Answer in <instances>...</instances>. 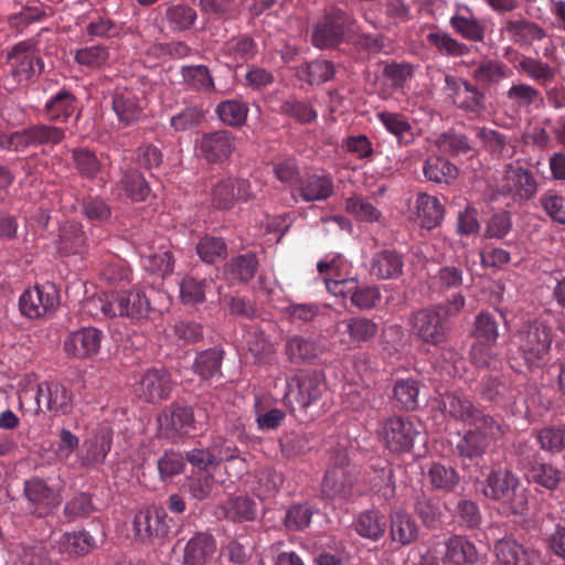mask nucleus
I'll return each mask as SVG.
<instances>
[{
    "label": "nucleus",
    "mask_w": 565,
    "mask_h": 565,
    "mask_svg": "<svg viewBox=\"0 0 565 565\" xmlns=\"http://www.w3.org/2000/svg\"><path fill=\"white\" fill-rule=\"evenodd\" d=\"M466 299L461 294L437 306L416 311L409 317L413 333L424 343L440 347L450 334L449 318L458 315L465 307Z\"/></svg>",
    "instance_id": "obj_1"
},
{
    "label": "nucleus",
    "mask_w": 565,
    "mask_h": 565,
    "mask_svg": "<svg viewBox=\"0 0 565 565\" xmlns=\"http://www.w3.org/2000/svg\"><path fill=\"white\" fill-rule=\"evenodd\" d=\"M552 341V328L539 319L523 322L512 337V344L529 369L541 367L547 362Z\"/></svg>",
    "instance_id": "obj_2"
},
{
    "label": "nucleus",
    "mask_w": 565,
    "mask_h": 565,
    "mask_svg": "<svg viewBox=\"0 0 565 565\" xmlns=\"http://www.w3.org/2000/svg\"><path fill=\"white\" fill-rule=\"evenodd\" d=\"M483 494L499 502L512 514H523L527 509V495L521 487L520 478L507 468L491 470L482 488Z\"/></svg>",
    "instance_id": "obj_3"
},
{
    "label": "nucleus",
    "mask_w": 565,
    "mask_h": 565,
    "mask_svg": "<svg viewBox=\"0 0 565 565\" xmlns=\"http://www.w3.org/2000/svg\"><path fill=\"white\" fill-rule=\"evenodd\" d=\"M376 434L390 454L403 455L413 450L420 433L418 425L409 416L394 414L379 422Z\"/></svg>",
    "instance_id": "obj_4"
},
{
    "label": "nucleus",
    "mask_w": 565,
    "mask_h": 565,
    "mask_svg": "<svg viewBox=\"0 0 565 565\" xmlns=\"http://www.w3.org/2000/svg\"><path fill=\"white\" fill-rule=\"evenodd\" d=\"M444 90L450 103L468 118L477 119L484 115L487 110L486 94L470 81L446 75Z\"/></svg>",
    "instance_id": "obj_5"
},
{
    "label": "nucleus",
    "mask_w": 565,
    "mask_h": 565,
    "mask_svg": "<svg viewBox=\"0 0 565 565\" xmlns=\"http://www.w3.org/2000/svg\"><path fill=\"white\" fill-rule=\"evenodd\" d=\"M256 196L257 191L249 179L232 175L216 180L210 190L211 205L220 211H228L237 202L247 203Z\"/></svg>",
    "instance_id": "obj_6"
},
{
    "label": "nucleus",
    "mask_w": 565,
    "mask_h": 565,
    "mask_svg": "<svg viewBox=\"0 0 565 565\" xmlns=\"http://www.w3.org/2000/svg\"><path fill=\"white\" fill-rule=\"evenodd\" d=\"M471 426L457 443L456 450L460 457L472 461L482 458L491 441L503 435V429L497 417Z\"/></svg>",
    "instance_id": "obj_7"
},
{
    "label": "nucleus",
    "mask_w": 565,
    "mask_h": 565,
    "mask_svg": "<svg viewBox=\"0 0 565 565\" xmlns=\"http://www.w3.org/2000/svg\"><path fill=\"white\" fill-rule=\"evenodd\" d=\"M326 391V382L318 372H305L292 376L287 382L285 403L292 409H305L317 403Z\"/></svg>",
    "instance_id": "obj_8"
},
{
    "label": "nucleus",
    "mask_w": 565,
    "mask_h": 565,
    "mask_svg": "<svg viewBox=\"0 0 565 565\" xmlns=\"http://www.w3.org/2000/svg\"><path fill=\"white\" fill-rule=\"evenodd\" d=\"M353 18L341 9H332L313 29L312 43L319 49H331L341 44L353 30Z\"/></svg>",
    "instance_id": "obj_9"
},
{
    "label": "nucleus",
    "mask_w": 565,
    "mask_h": 565,
    "mask_svg": "<svg viewBox=\"0 0 565 565\" xmlns=\"http://www.w3.org/2000/svg\"><path fill=\"white\" fill-rule=\"evenodd\" d=\"M7 63L10 67V76L17 85L28 83L44 68V63L38 55L34 44L29 41L15 44L8 53Z\"/></svg>",
    "instance_id": "obj_10"
},
{
    "label": "nucleus",
    "mask_w": 565,
    "mask_h": 565,
    "mask_svg": "<svg viewBox=\"0 0 565 565\" xmlns=\"http://www.w3.org/2000/svg\"><path fill=\"white\" fill-rule=\"evenodd\" d=\"M23 497L26 500L29 513L38 518L50 515L61 503L60 492L39 477L24 481Z\"/></svg>",
    "instance_id": "obj_11"
},
{
    "label": "nucleus",
    "mask_w": 565,
    "mask_h": 565,
    "mask_svg": "<svg viewBox=\"0 0 565 565\" xmlns=\"http://www.w3.org/2000/svg\"><path fill=\"white\" fill-rule=\"evenodd\" d=\"M58 301V291L53 284L36 285L23 291L19 308L24 317L38 319L51 315Z\"/></svg>",
    "instance_id": "obj_12"
},
{
    "label": "nucleus",
    "mask_w": 565,
    "mask_h": 565,
    "mask_svg": "<svg viewBox=\"0 0 565 565\" xmlns=\"http://www.w3.org/2000/svg\"><path fill=\"white\" fill-rule=\"evenodd\" d=\"M497 192L500 195L512 198L514 202H525L536 194L537 182L530 170L519 164H509Z\"/></svg>",
    "instance_id": "obj_13"
},
{
    "label": "nucleus",
    "mask_w": 565,
    "mask_h": 565,
    "mask_svg": "<svg viewBox=\"0 0 565 565\" xmlns=\"http://www.w3.org/2000/svg\"><path fill=\"white\" fill-rule=\"evenodd\" d=\"M172 388L173 381L171 374L163 366L147 369L136 384L137 395L151 404L168 399Z\"/></svg>",
    "instance_id": "obj_14"
},
{
    "label": "nucleus",
    "mask_w": 565,
    "mask_h": 565,
    "mask_svg": "<svg viewBox=\"0 0 565 565\" xmlns=\"http://www.w3.org/2000/svg\"><path fill=\"white\" fill-rule=\"evenodd\" d=\"M354 482V468L343 457L327 470L321 492L323 497L331 500H347L352 494Z\"/></svg>",
    "instance_id": "obj_15"
},
{
    "label": "nucleus",
    "mask_w": 565,
    "mask_h": 565,
    "mask_svg": "<svg viewBox=\"0 0 565 565\" xmlns=\"http://www.w3.org/2000/svg\"><path fill=\"white\" fill-rule=\"evenodd\" d=\"M132 529L136 537L142 542L162 540L170 532L168 515L162 508L148 507L135 514Z\"/></svg>",
    "instance_id": "obj_16"
},
{
    "label": "nucleus",
    "mask_w": 565,
    "mask_h": 565,
    "mask_svg": "<svg viewBox=\"0 0 565 565\" xmlns=\"http://www.w3.org/2000/svg\"><path fill=\"white\" fill-rule=\"evenodd\" d=\"M160 434L162 437L175 439L195 430L193 409L189 406L171 404L158 416Z\"/></svg>",
    "instance_id": "obj_17"
},
{
    "label": "nucleus",
    "mask_w": 565,
    "mask_h": 565,
    "mask_svg": "<svg viewBox=\"0 0 565 565\" xmlns=\"http://www.w3.org/2000/svg\"><path fill=\"white\" fill-rule=\"evenodd\" d=\"M199 149L209 163L227 162L236 150L235 135L226 129L206 132L200 140Z\"/></svg>",
    "instance_id": "obj_18"
},
{
    "label": "nucleus",
    "mask_w": 565,
    "mask_h": 565,
    "mask_svg": "<svg viewBox=\"0 0 565 565\" xmlns=\"http://www.w3.org/2000/svg\"><path fill=\"white\" fill-rule=\"evenodd\" d=\"M440 406L443 412L449 417L470 426L480 424L483 419L494 418L475 406L473 402L468 396L456 392L441 395Z\"/></svg>",
    "instance_id": "obj_19"
},
{
    "label": "nucleus",
    "mask_w": 565,
    "mask_h": 565,
    "mask_svg": "<svg viewBox=\"0 0 565 565\" xmlns=\"http://www.w3.org/2000/svg\"><path fill=\"white\" fill-rule=\"evenodd\" d=\"M103 339L102 330L94 327L82 328L65 338L63 349L68 356L90 359L99 352Z\"/></svg>",
    "instance_id": "obj_20"
},
{
    "label": "nucleus",
    "mask_w": 565,
    "mask_h": 565,
    "mask_svg": "<svg viewBox=\"0 0 565 565\" xmlns=\"http://www.w3.org/2000/svg\"><path fill=\"white\" fill-rule=\"evenodd\" d=\"M111 106L118 121L128 127L143 117L146 103L141 92L119 88L113 95Z\"/></svg>",
    "instance_id": "obj_21"
},
{
    "label": "nucleus",
    "mask_w": 565,
    "mask_h": 565,
    "mask_svg": "<svg viewBox=\"0 0 565 565\" xmlns=\"http://www.w3.org/2000/svg\"><path fill=\"white\" fill-rule=\"evenodd\" d=\"M351 265L341 255L332 257L331 260H320L317 269L323 276V281L330 294L333 296H345V288L353 285L354 280L350 277Z\"/></svg>",
    "instance_id": "obj_22"
},
{
    "label": "nucleus",
    "mask_w": 565,
    "mask_h": 565,
    "mask_svg": "<svg viewBox=\"0 0 565 565\" xmlns=\"http://www.w3.org/2000/svg\"><path fill=\"white\" fill-rule=\"evenodd\" d=\"M501 32L520 47H530L534 42L546 36V31L541 25L520 14L505 19L502 22Z\"/></svg>",
    "instance_id": "obj_23"
},
{
    "label": "nucleus",
    "mask_w": 565,
    "mask_h": 565,
    "mask_svg": "<svg viewBox=\"0 0 565 565\" xmlns=\"http://www.w3.org/2000/svg\"><path fill=\"white\" fill-rule=\"evenodd\" d=\"M404 255L395 248L373 253L369 273L377 280H396L404 274Z\"/></svg>",
    "instance_id": "obj_24"
},
{
    "label": "nucleus",
    "mask_w": 565,
    "mask_h": 565,
    "mask_svg": "<svg viewBox=\"0 0 565 565\" xmlns=\"http://www.w3.org/2000/svg\"><path fill=\"white\" fill-rule=\"evenodd\" d=\"M525 477L529 482L535 483L546 490L554 491L564 480L565 473L551 462H546L534 454L526 458Z\"/></svg>",
    "instance_id": "obj_25"
},
{
    "label": "nucleus",
    "mask_w": 565,
    "mask_h": 565,
    "mask_svg": "<svg viewBox=\"0 0 565 565\" xmlns=\"http://www.w3.org/2000/svg\"><path fill=\"white\" fill-rule=\"evenodd\" d=\"M113 309L116 317H126L131 320H140L148 316L150 301L140 290L111 292Z\"/></svg>",
    "instance_id": "obj_26"
},
{
    "label": "nucleus",
    "mask_w": 565,
    "mask_h": 565,
    "mask_svg": "<svg viewBox=\"0 0 565 565\" xmlns=\"http://www.w3.org/2000/svg\"><path fill=\"white\" fill-rule=\"evenodd\" d=\"M444 545L443 562L448 565H475L482 557L475 543L465 535H451Z\"/></svg>",
    "instance_id": "obj_27"
},
{
    "label": "nucleus",
    "mask_w": 565,
    "mask_h": 565,
    "mask_svg": "<svg viewBox=\"0 0 565 565\" xmlns=\"http://www.w3.org/2000/svg\"><path fill=\"white\" fill-rule=\"evenodd\" d=\"M451 29L469 42H483L486 25L467 6H458L449 20Z\"/></svg>",
    "instance_id": "obj_28"
},
{
    "label": "nucleus",
    "mask_w": 565,
    "mask_h": 565,
    "mask_svg": "<svg viewBox=\"0 0 565 565\" xmlns=\"http://www.w3.org/2000/svg\"><path fill=\"white\" fill-rule=\"evenodd\" d=\"M216 551V541L207 532H199L183 547L182 565H206Z\"/></svg>",
    "instance_id": "obj_29"
},
{
    "label": "nucleus",
    "mask_w": 565,
    "mask_h": 565,
    "mask_svg": "<svg viewBox=\"0 0 565 565\" xmlns=\"http://www.w3.org/2000/svg\"><path fill=\"white\" fill-rule=\"evenodd\" d=\"M113 445V434L107 428L98 429L83 444L81 462L84 467L102 465Z\"/></svg>",
    "instance_id": "obj_30"
},
{
    "label": "nucleus",
    "mask_w": 565,
    "mask_h": 565,
    "mask_svg": "<svg viewBox=\"0 0 565 565\" xmlns=\"http://www.w3.org/2000/svg\"><path fill=\"white\" fill-rule=\"evenodd\" d=\"M391 540L402 546L415 543L419 537V526L406 511L397 509L390 513Z\"/></svg>",
    "instance_id": "obj_31"
},
{
    "label": "nucleus",
    "mask_w": 565,
    "mask_h": 565,
    "mask_svg": "<svg viewBox=\"0 0 565 565\" xmlns=\"http://www.w3.org/2000/svg\"><path fill=\"white\" fill-rule=\"evenodd\" d=\"M303 202L326 201L334 193V183L330 174L311 173L305 175L298 185Z\"/></svg>",
    "instance_id": "obj_32"
},
{
    "label": "nucleus",
    "mask_w": 565,
    "mask_h": 565,
    "mask_svg": "<svg viewBox=\"0 0 565 565\" xmlns=\"http://www.w3.org/2000/svg\"><path fill=\"white\" fill-rule=\"evenodd\" d=\"M494 552L500 565H534L536 561L533 550L510 537L498 541Z\"/></svg>",
    "instance_id": "obj_33"
},
{
    "label": "nucleus",
    "mask_w": 565,
    "mask_h": 565,
    "mask_svg": "<svg viewBox=\"0 0 565 565\" xmlns=\"http://www.w3.org/2000/svg\"><path fill=\"white\" fill-rule=\"evenodd\" d=\"M43 399L46 411L54 415H67L74 406L73 392L60 382H43Z\"/></svg>",
    "instance_id": "obj_34"
},
{
    "label": "nucleus",
    "mask_w": 565,
    "mask_h": 565,
    "mask_svg": "<svg viewBox=\"0 0 565 565\" xmlns=\"http://www.w3.org/2000/svg\"><path fill=\"white\" fill-rule=\"evenodd\" d=\"M76 109L77 98L71 90L63 88L46 100L43 114L50 121L67 122Z\"/></svg>",
    "instance_id": "obj_35"
},
{
    "label": "nucleus",
    "mask_w": 565,
    "mask_h": 565,
    "mask_svg": "<svg viewBox=\"0 0 565 565\" xmlns=\"http://www.w3.org/2000/svg\"><path fill=\"white\" fill-rule=\"evenodd\" d=\"M221 54L236 65L253 60L258 54V44L248 34H238L224 42Z\"/></svg>",
    "instance_id": "obj_36"
},
{
    "label": "nucleus",
    "mask_w": 565,
    "mask_h": 565,
    "mask_svg": "<svg viewBox=\"0 0 565 565\" xmlns=\"http://www.w3.org/2000/svg\"><path fill=\"white\" fill-rule=\"evenodd\" d=\"M343 328V333L349 335V342L354 345H361L372 341L379 331L377 323L367 317L356 316L342 320L339 323Z\"/></svg>",
    "instance_id": "obj_37"
},
{
    "label": "nucleus",
    "mask_w": 565,
    "mask_h": 565,
    "mask_svg": "<svg viewBox=\"0 0 565 565\" xmlns=\"http://www.w3.org/2000/svg\"><path fill=\"white\" fill-rule=\"evenodd\" d=\"M425 178L437 184L450 185L459 174L457 166L440 156H429L423 164Z\"/></svg>",
    "instance_id": "obj_38"
},
{
    "label": "nucleus",
    "mask_w": 565,
    "mask_h": 565,
    "mask_svg": "<svg viewBox=\"0 0 565 565\" xmlns=\"http://www.w3.org/2000/svg\"><path fill=\"white\" fill-rule=\"evenodd\" d=\"M355 532L371 541H379L383 537L387 522L385 515L375 509L361 512L353 523Z\"/></svg>",
    "instance_id": "obj_39"
},
{
    "label": "nucleus",
    "mask_w": 565,
    "mask_h": 565,
    "mask_svg": "<svg viewBox=\"0 0 565 565\" xmlns=\"http://www.w3.org/2000/svg\"><path fill=\"white\" fill-rule=\"evenodd\" d=\"M224 350L221 347H214L201 351L196 354L192 370L203 381L222 376V362Z\"/></svg>",
    "instance_id": "obj_40"
},
{
    "label": "nucleus",
    "mask_w": 565,
    "mask_h": 565,
    "mask_svg": "<svg viewBox=\"0 0 565 565\" xmlns=\"http://www.w3.org/2000/svg\"><path fill=\"white\" fill-rule=\"evenodd\" d=\"M89 244L83 225L67 222L60 231V250L67 255H82L88 250Z\"/></svg>",
    "instance_id": "obj_41"
},
{
    "label": "nucleus",
    "mask_w": 565,
    "mask_h": 565,
    "mask_svg": "<svg viewBox=\"0 0 565 565\" xmlns=\"http://www.w3.org/2000/svg\"><path fill=\"white\" fill-rule=\"evenodd\" d=\"M182 84L189 90L201 94L215 92L214 79L205 65H183L180 70Z\"/></svg>",
    "instance_id": "obj_42"
},
{
    "label": "nucleus",
    "mask_w": 565,
    "mask_h": 565,
    "mask_svg": "<svg viewBox=\"0 0 565 565\" xmlns=\"http://www.w3.org/2000/svg\"><path fill=\"white\" fill-rule=\"evenodd\" d=\"M471 77L475 81L473 84L483 90L507 78L508 67L501 61H482L473 68Z\"/></svg>",
    "instance_id": "obj_43"
},
{
    "label": "nucleus",
    "mask_w": 565,
    "mask_h": 565,
    "mask_svg": "<svg viewBox=\"0 0 565 565\" xmlns=\"http://www.w3.org/2000/svg\"><path fill=\"white\" fill-rule=\"evenodd\" d=\"M416 209L420 225L425 228L437 227L444 218V206L436 196L419 193L416 199Z\"/></svg>",
    "instance_id": "obj_44"
},
{
    "label": "nucleus",
    "mask_w": 565,
    "mask_h": 565,
    "mask_svg": "<svg viewBox=\"0 0 565 565\" xmlns=\"http://www.w3.org/2000/svg\"><path fill=\"white\" fill-rule=\"evenodd\" d=\"M427 479L434 490L454 492L460 483L458 471L440 462H433L427 470Z\"/></svg>",
    "instance_id": "obj_45"
},
{
    "label": "nucleus",
    "mask_w": 565,
    "mask_h": 565,
    "mask_svg": "<svg viewBox=\"0 0 565 565\" xmlns=\"http://www.w3.org/2000/svg\"><path fill=\"white\" fill-rule=\"evenodd\" d=\"M419 382L415 379H399L393 387V398L398 408L413 412L419 406Z\"/></svg>",
    "instance_id": "obj_46"
},
{
    "label": "nucleus",
    "mask_w": 565,
    "mask_h": 565,
    "mask_svg": "<svg viewBox=\"0 0 565 565\" xmlns=\"http://www.w3.org/2000/svg\"><path fill=\"white\" fill-rule=\"evenodd\" d=\"M379 121L396 137L399 143L408 145L414 140L413 127L407 117L401 113H377Z\"/></svg>",
    "instance_id": "obj_47"
},
{
    "label": "nucleus",
    "mask_w": 565,
    "mask_h": 565,
    "mask_svg": "<svg viewBox=\"0 0 565 565\" xmlns=\"http://www.w3.org/2000/svg\"><path fill=\"white\" fill-rule=\"evenodd\" d=\"M198 19L196 11L184 3H174L167 7L163 20L173 32L190 30Z\"/></svg>",
    "instance_id": "obj_48"
},
{
    "label": "nucleus",
    "mask_w": 565,
    "mask_h": 565,
    "mask_svg": "<svg viewBox=\"0 0 565 565\" xmlns=\"http://www.w3.org/2000/svg\"><path fill=\"white\" fill-rule=\"evenodd\" d=\"M334 73L333 63L327 60H313L297 68L298 77L311 85H320L330 81Z\"/></svg>",
    "instance_id": "obj_49"
},
{
    "label": "nucleus",
    "mask_w": 565,
    "mask_h": 565,
    "mask_svg": "<svg viewBox=\"0 0 565 565\" xmlns=\"http://www.w3.org/2000/svg\"><path fill=\"white\" fill-rule=\"evenodd\" d=\"M286 354L292 363L310 361L321 352L319 344L301 335H294L287 339Z\"/></svg>",
    "instance_id": "obj_50"
},
{
    "label": "nucleus",
    "mask_w": 565,
    "mask_h": 565,
    "mask_svg": "<svg viewBox=\"0 0 565 565\" xmlns=\"http://www.w3.org/2000/svg\"><path fill=\"white\" fill-rule=\"evenodd\" d=\"M427 41L438 53L449 57H462L470 53V49L467 44L452 38L447 32H430L427 34Z\"/></svg>",
    "instance_id": "obj_51"
},
{
    "label": "nucleus",
    "mask_w": 565,
    "mask_h": 565,
    "mask_svg": "<svg viewBox=\"0 0 565 565\" xmlns=\"http://www.w3.org/2000/svg\"><path fill=\"white\" fill-rule=\"evenodd\" d=\"M436 147L440 152L452 157L467 154L473 150L470 139L454 129L443 132L436 140Z\"/></svg>",
    "instance_id": "obj_52"
},
{
    "label": "nucleus",
    "mask_w": 565,
    "mask_h": 565,
    "mask_svg": "<svg viewBox=\"0 0 565 565\" xmlns=\"http://www.w3.org/2000/svg\"><path fill=\"white\" fill-rule=\"evenodd\" d=\"M248 105L238 99L221 102L215 109L220 120L231 127L245 125L248 115Z\"/></svg>",
    "instance_id": "obj_53"
},
{
    "label": "nucleus",
    "mask_w": 565,
    "mask_h": 565,
    "mask_svg": "<svg viewBox=\"0 0 565 565\" xmlns=\"http://www.w3.org/2000/svg\"><path fill=\"white\" fill-rule=\"evenodd\" d=\"M72 160L77 173L84 179L95 180L102 170V162L95 152L87 148L73 149Z\"/></svg>",
    "instance_id": "obj_54"
},
{
    "label": "nucleus",
    "mask_w": 565,
    "mask_h": 565,
    "mask_svg": "<svg viewBox=\"0 0 565 565\" xmlns=\"http://www.w3.org/2000/svg\"><path fill=\"white\" fill-rule=\"evenodd\" d=\"M347 295H350L352 305L360 310H370L382 299V294L377 286H358L356 280H354L353 285H349L345 288Z\"/></svg>",
    "instance_id": "obj_55"
},
{
    "label": "nucleus",
    "mask_w": 565,
    "mask_h": 565,
    "mask_svg": "<svg viewBox=\"0 0 565 565\" xmlns=\"http://www.w3.org/2000/svg\"><path fill=\"white\" fill-rule=\"evenodd\" d=\"M33 147H51L60 145L66 137L63 127L51 124L30 125Z\"/></svg>",
    "instance_id": "obj_56"
},
{
    "label": "nucleus",
    "mask_w": 565,
    "mask_h": 565,
    "mask_svg": "<svg viewBox=\"0 0 565 565\" xmlns=\"http://www.w3.org/2000/svg\"><path fill=\"white\" fill-rule=\"evenodd\" d=\"M493 347V343L482 341L475 342L469 352L471 363L478 369L498 371L501 365V360Z\"/></svg>",
    "instance_id": "obj_57"
},
{
    "label": "nucleus",
    "mask_w": 565,
    "mask_h": 565,
    "mask_svg": "<svg viewBox=\"0 0 565 565\" xmlns=\"http://www.w3.org/2000/svg\"><path fill=\"white\" fill-rule=\"evenodd\" d=\"M258 268V260L255 254L247 253L238 255L231 259L226 265V273L242 282H247L254 278Z\"/></svg>",
    "instance_id": "obj_58"
},
{
    "label": "nucleus",
    "mask_w": 565,
    "mask_h": 565,
    "mask_svg": "<svg viewBox=\"0 0 565 565\" xmlns=\"http://www.w3.org/2000/svg\"><path fill=\"white\" fill-rule=\"evenodd\" d=\"M61 550L70 555H85L94 546V537L86 531H78L73 533H65L60 540Z\"/></svg>",
    "instance_id": "obj_59"
},
{
    "label": "nucleus",
    "mask_w": 565,
    "mask_h": 565,
    "mask_svg": "<svg viewBox=\"0 0 565 565\" xmlns=\"http://www.w3.org/2000/svg\"><path fill=\"white\" fill-rule=\"evenodd\" d=\"M196 253L204 263L215 264L225 259L227 246L222 238L206 235L199 241Z\"/></svg>",
    "instance_id": "obj_60"
},
{
    "label": "nucleus",
    "mask_w": 565,
    "mask_h": 565,
    "mask_svg": "<svg viewBox=\"0 0 565 565\" xmlns=\"http://www.w3.org/2000/svg\"><path fill=\"white\" fill-rule=\"evenodd\" d=\"M345 211L359 222H376L382 213L362 195H352L345 201Z\"/></svg>",
    "instance_id": "obj_61"
},
{
    "label": "nucleus",
    "mask_w": 565,
    "mask_h": 565,
    "mask_svg": "<svg viewBox=\"0 0 565 565\" xmlns=\"http://www.w3.org/2000/svg\"><path fill=\"white\" fill-rule=\"evenodd\" d=\"M206 279H198L191 275L179 281L180 298L185 305H198L205 300Z\"/></svg>",
    "instance_id": "obj_62"
},
{
    "label": "nucleus",
    "mask_w": 565,
    "mask_h": 565,
    "mask_svg": "<svg viewBox=\"0 0 565 565\" xmlns=\"http://www.w3.org/2000/svg\"><path fill=\"white\" fill-rule=\"evenodd\" d=\"M121 184L127 195L137 202L145 201L150 192L145 177L136 169L124 172Z\"/></svg>",
    "instance_id": "obj_63"
},
{
    "label": "nucleus",
    "mask_w": 565,
    "mask_h": 565,
    "mask_svg": "<svg viewBox=\"0 0 565 565\" xmlns=\"http://www.w3.org/2000/svg\"><path fill=\"white\" fill-rule=\"evenodd\" d=\"M536 439L541 449L545 451L556 454L565 450V424L540 429Z\"/></svg>",
    "instance_id": "obj_64"
}]
</instances>
